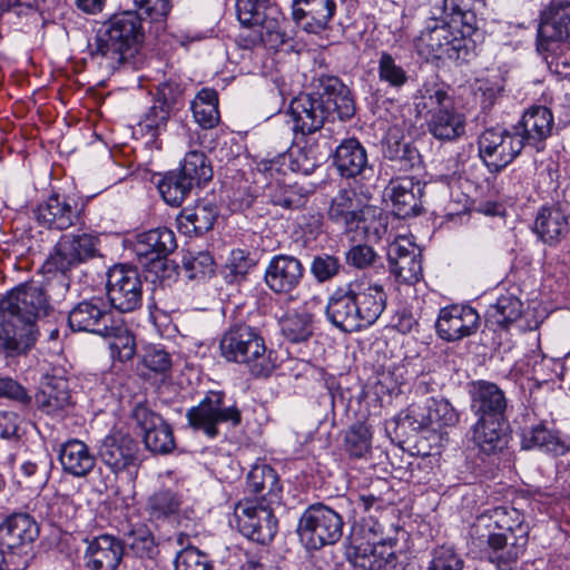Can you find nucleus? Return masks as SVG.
Masks as SVG:
<instances>
[{"mask_svg":"<svg viewBox=\"0 0 570 570\" xmlns=\"http://www.w3.org/2000/svg\"><path fill=\"white\" fill-rule=\"evenodd\" d=\"M364 215L365 207L351 188L340 189L327 210L328 219L340 225L346 234L366 228Z\"/></svg>","mask_w":570,"mask_h":570,"instance_id":"nucleus-29","label":"nucleus"},{"mask_svg":"<svg viewBox=\"0 0 570 570\" xmlns=\"http://www.w3.org/2000/svg\"><path fill=\"white\" fill-rule=\"evenodd\" d=\"M106 292L112 308L131 313L142 305L144 282L136 268L115 265L107 273Z\"/></svg>","mask_w":570,"mask_h":570,"instance_id":"nucleus-13","label":"nucleus"},{"mask_svg":"<svg viewBox=\"0 0 570 570\" xmlns=\"http://www.w3.org/2000/svg\"><path fill=\"white\" fill-rule=\"evenodd\" d=\"M343 533L342 517L322 503L312 504L302 514L298 535L307 549L336 543Z\"/></svg>","mask_w":570,"mask_h":570,"instance_id":"nucleus-10","label":"nucleus"},{"mask_svg":"<svg viewBox=\"0 0 570 570\" xmlns=\"http://www.w3.org/2000/svg\"><path fill=\"white\" fill-rule=\"evenodd\" d=\"M177 247L176 237L171 229L163 227L142 233L138 236L135 252L139 262L158 273L167 266L166 257Z\"/></svg>","mask_w":570,"mask_h":570,"instance_id":"nucleus-24","label":"nucleus"},{"mask_svg":"<svg viewBox=\"0 0 570 570\" xmlns=\"http://www.w3.org/2000/svg\"><path fill=\"white\" fill-rule=\"evenodd\" d=\"M326 106L328 117L335 115L340 120L350 119L355 114V104L351 90L338 78L328 77L322 81V91L317 94Z\"/></svg>","mask_w":570,"mask_h":570,"instance_id":"nucleus-36","label":"nucleus"},{"mask_svg":"<svg viewBox=\"0 0 570 570\" xmlns=\"http://www.w3.org/2000/svg\"><path fill=\"white\" fill-rule=\"evenodd\" d=\"M386 306V294L379 283L362 277L338 288L326 307L328 321L344 332L373 325Z\"/></svg>","mask_w":570,"mask_h":570,"instance_id":"nucleus-3","label":"nucleus"},{"mask_svg":"<svg viewBox=\"0 0 570 570\" xmlns=\"http://www.w3.org/2000/svg\"><path fill=\"white\" fill-rule=\"evenodd\" d=\"M136 10H134L142 19V17L158 22L164 21L171 11V0H134Z\"/></svg>","mask_w":570,"mask_h":570,"instance_id":"nucleus-61","label":"nucleus"},{"mask_svg":"<svg viewBox=\"0 0 570 570\" xmlns=\"http://www.w3.org/2000/svg\"><path fill=\"white\" fill-rule=\"evenodd\" d=\"M85 204L77 197L58 193L50 195L35 210L37 222L55 230L85 225Z\"/></svg>","mask_w":570,"mask_h":570,"instance_id":"nucleus-14","label":"nucleus"},{"mask_svg":"<svg viewBox=\"0 0 570 570\" xmlns=\"http://www.w3.org/2000/svg\"><path fill=\"white\" fill-rule=\"evenodd\" d=\"M219 350L226 361L246 365L254 376H268L275 368L273 352L254 326L244 323L230 326L220 338Z\"/></svg>","mask_w":570,"mask_h":570,"instance_id":"nucleus-6","label":"nucleus"},{"mask_svg":"<svg viewBox=\"0 0 570 570\" xmlns=\"http://www.w3.org/2000/svg\"><path fill=\"white\" fill-rule=\"evenodd\" d=\"M72 331L110 336L118 328L114 313L101 297H91L78 303L68 315Z\"/></svg>","mask_w":570,"mask_h":570,"instance_id":"nucleus-20","label":"nucleus"},{"mask_svg":"<svg viewBox=\"0 0 570 570\" xmlns=\"http://www.w3.org/2000/svg\"><path fill=\"white\" fill-rule=\"evenodd\" d=\"M479 320L474 308L466 305H450L440 309L435 330L443 341L456 342L474 334Z\"/></svg>","mask_w":570,"mask_h":570,"instance_id":"nucleus-25","label":"nucleus"},{"mask_svg":"<svg viewBox=\"0 0 570 570\" xmlns=\"http://www.w3.org/2000/svg\"><path fill=\"white\" fill-rule=\"evenodd\" d=\"M193 187L179 171L166 175L158 184L160 195L171 206H179Z\"/></svg>","mask_w":570,"mask_h":570,"instance_id":"nucleus-53","label":"nucleus"},{"mask_svg":"<svg viewBox=\"0 0 570 570\" xmlns=\"http://www.w3.org/2000/svg\"><path fill=\"white\" fill-rule=\"evenodd\" d=\"M99 237L95 233L65 235L47 259L48 268L66 273L98 254Z\"/></svg>","mask_w":570,"mask_h":570,"instance_id":"nucleus-17","label":"nucleus"},{"mask_svg":"<svg viewBox=\"0 0 570 570\" xmlns=\"http://www.w3.org/2000/svg\"><path fill=\"white\" fill-rule=\"evenodd\" d=\"M358 514L351 535L348 558L361 570L395 568V554L386 547L387 535L382 522L383 500L374 494H360L354 502Z\"/></svg>","mask_w":570,"mask_h":570,"instance_id":"nucleus-2","label":"nucleus"},{"mask_svg":"<svg viewBox=\"0 0 570 570\" xmlns=\"http://www.w3.org/2000/svg\"><path fill=\"white\" fill-rule=\"evenodd\" d=\"M472 441L485 454L503 450L508 443L507 420L478 417L472 426Z\"/></svg>","mask_w":570,"mask_h":570,"instance_id":"nucleus-40","label":"nucleus"},{"mask_svg":"<svg viewBox=\"0 0 570 570\" xmlns=\"http://www.w3.org/2000/svg\"><path fill=\"white\" fill-rule=\"evenodd\" d=\"M186 417L194 430L202 431L207 438L218 436L219 424L236 428L242 423V412L235 403L227 404L223 392L210 391L196 405L190 407Z\"/></svg>","mask_w":570,"mask_h":570,"instance_id":"nucleus-9","label":"nucleus"},{"mask_svg":"<svg viewBox=\"0 0 570 570\" xmlns=\"http://www.w3.org/2000/svg\"><path fill=\"white\" fill-rule=\"evenodd\" d=\"M122 541L111 534H100L86 540L83 566L87 570H117L124 559Z\"/></svg>","mask_w":570,"mask_h":570,"instance_id":"nucleus-27","label":"nucleus"},{"mask_svg":"<svg viewBox=\"0 0 570 570\" xmlns=\"http://www.w3.org/2000/svg\"><path fill=\"white\" fill-rule=\"evenodd\" d=\"M324 158L320 146L312 138H306L301 146L292 148L288 155V167L293 173L311 175Z\"/></svg>","mask_w":570,"mask_h":570,"instance_id":"nucleus-46","label":"nucleus"},{"mask_svg":"<svg viewBox=\"0 0 570 570\" xmlns=\"http://www.w3.org/2000/svg\"><path fill=\"white\" fill-rule=\"evenodd\" d=\"M304 274L305 268L298 258L279 254L268 262L264 281L275 294H288L299 286Z\"/></svg>","mask_w":570,"mask_h":570,"instance_id":"nucleus-28","label":"nucleus"},{"mask_svg":"<svg viewBox=\"0 0 570 570\" xmlns=\"http://www.w3.org/2000/svg\"><path fill=\"white\" fill-rule=\"evenodd\" d=\"M236 11L242 24L258 29L254 45L277 49L286 42L285 18L269 0H237Z\"/></svg>","mask_w":570,"mask_h":570,"instance_id":"nucleus-8","label":"nucleus"},{"mask_svg":"<svg viewBox=\"0 0 570 570\" xmlns=\"http://www.w3.org/2000/svg\"><path fill=\"white\" fill-rule=\"evenodd\" d=\"M471 409L478 417L507 420L508 400L497 384L479 381L472 393Z\"/></svg>","mask_w":570,"mask_h":570,"instance_id":"nucleus-34","label":"nucleus"},{"mask_svg":"<svg viewBox=\"0 0 570 570\" xmlns=\"http://www.w3.org/2000/svg\"><path fill=\"white\" fill-rule=\"evenodd\" d=\"M553 128L552 111L546 106H531L513 127L514 130L520 131L523 146L527 144L538 151L544 149L546 140L552 135Z\"/></svg>","mask_w":570,"mask_h":570,"instance_id":"nucleus-30","label":"nucleus"},{"mask_svg":"<svg viewBox=\"0 0 570 570\" xmlns=\"http://www.w3.org/2000/svg\"><path fill=\"white\" fill-rule=\"evenodd\" d=\"M421 250L412 237L396 236L387 247L391 274L400 283L413 285L423 276Z\"/></svg>","mask_w":570,"mask_h":570,"instance_id":"nucleus-22","label":"nucleus"},{"mask_svg":"<svg viewBox=\"0 0 570 570\" xmlns=\"http://www.w3.org/2000/svg\"><path fill=\"white\" fill-rule=\"evenodd\" d=\"M463 560L451 547H439L432 553L429 570H462Z\"/></svg>","mask_w":570,"mask_h":570,"instance_id":"nucleus-64","label":"nucleus"},{"mask_svg":"<svg viewBox=\"0 0 570 570\" xmlns=\"http://www.w3.org/2000/svg\"><path fill=\"white\" fill-rule=\"evenodd\" d=\"M522 305V302L511 294L501 295L493 305L489 306L488 321L505 328L521 317Z\"/></svg>","mask_w":570,"mask_h":570,"instance_id":"nucleus-49","label":"nucleus"},{"mask_svg":"<svg viewBox=\"0 0 570 570\" xmlns=\"http://www.w3.org/2000/svg\"><path fill=\"white\" fill-rule=\"evenodd\" d=\"M289 111L294 121V130L303 136L318 131L330 119L326 106L323 105L317 94L296 97L291 102Z\"/></svg>","mask_w":570,"mask_h":570,"instance_id":"nucleus-33","label":"nucleus"},{"mask_svg":"<svg viewBox=\"0 0 570 570\" xmlns=\"http://www.w3.org/2000/svg\"><path fill=\"white\" fill-rule=\"evenodd\" d=\"M39 535V527L36 520L27 513H14L9 515L0 524V543L6 547L12 556L22 557L17 566L24 569L33 558V542Z\"/></svg>","mask_w":570,"mask_h":570,"instance_id":"nucleus-16","label":"nucleus"},{"mask_svg":"<svg viewBox=\"0 0 570 570\" xmlns=\"http://www.w3.org/2000/svg\"><path fill=\"white\" fill-rule=\"evenodd\" d=\"M533 232L544 244L554 246L569 233L568 215L559 206H543L535 215Z\"/></svg>","mask_w":570,"mask_h":570,"instance_id":"nucleus-35","label":"nucleus"},{"mask_svg":"<svg viewBox=\"0 0 570 570\" xmlns=\"http://www.w3.org/2000/svg\"><path fill=\"white\" fill-rule=\"evenodd\" d=\"M14 478L20 487L30 491L41 490L48 481L45 469L32 461L22 462L14 472Z\"/></svg>","mask_w":570,"mask_h":570,"instance_id":"nucleus-58","label":"nucleus"},{"mask_svg":"<svg viewBox=\"0 0 570 570\" xmlns=\"http://www.w3.org/2000/svg\"><path fill=\"white\" fill-rule=\"evenodd\" d=\"M144 37L138 13L134 10L115 13L99 29L91 56L100 67L114 71L137 51Z\"/></svg>","mask_w":570,"mask_h":570,"instance_id":"nucleus-4","label":"nucleus"},{"mask_svg":"<svg viewBox=\"0 0 570 570\" xmlns=\"http://www.w3.org/2000/svg\"><path fill=\"white\" fill-rule=\"evenodd\" d=\"M458 33L456 26L443 18L431 17L413 40V46L417 55L426 61H465L471 56L474 41L459 37Z\"/></svg>","mask_w":570,"mask_h":570,"instance_id":"nucleus-7","label":"nucleus"},{"mask_svg":"<svg viewBox=\"0 0 570 570\" xmlns=\"http://www.w3.org/2000/svg\"><path fill=\"white\" fill-rule=\"evenodd\" d=\"M137 452V442L121 431H115L105 436L98 449L100 460L116 473L135 465Z\"/></svg>","mask_w":570,"mask_h":570,"instance_id":"nucleus-32","label":"nucleus"},{"mask_svg":"<svg viewBox=\"0 0 570 570\" xmlns=\"http://www.w3.org/2000/svg\"><path fill=\"white\" fill-rule=\"evenodd\" d=\"M183 504L181 495L171 489H159L149 495L146 512L150 521H166L176 515Z\"/></svg>","mask_w":570,"mask_h":570,"instance_id":"nucleus-45","label":"nucleus"},{"mask_svg":"<svg viewBox=\"0 0 570 570\" xmlns=\"http://www.w3.org/2000/svg\"><path fill=\"white\" fill-rule=\"evenodd\" d=\"M279 326L289 342H304L313 334V316L305 308H298L286 313L279 320Z\"/></svg>","mask_w":570,"mask_h":570,"instance_id":"nucleus-48","label":"nucleus"},{"mask_svg":"<svg viewBox=\"0 0 570 570\" xmlns=\"http://www.w3.org/2000/svg\"><path fill=\"white\" fill-rule=\"evenodd\" d=\"M70 400L68 381L58 376H47L36 395L39 409L49 415L63 411L70 404Z\"/></svg>","mask_w":570,"mask_h":570,"instance_id":"nucleus-41","label":"nucleus"},{"mask_svg":"<svg viewBox=\"0 0 570 570\" xmlns=\"http://www.w3.org/2000/svg\"><path fill=\"white\" fill-rule=\"evenodd\" d=\"M478 548L487 546L488 559L498 570H513L520 557L524 553L528 539L519 531L515 539H508L503 534H489L488 538H471Z\"/></svg>","mask_w":570,"mask_h":570,"instance_id":"nucleus-26","label":"nucleus"},{"mask_svg":"<svg viewBox=\"0 0 570 570\" xmlns=\"http://www.w3.org/2000/svg\"><path fill=\"white\" fill-rule=\"evenodd\" d=\"M443 12L451 17V23H461V29L456 28L459 37L471 39L476 31V17L473 11L461 7L456 0H443Z\"/></svg>","mask_w":570,"mask_h":570,"instance_id":"nucleus-55","label":"nucleus"},{"mask_svg":"<svg viewBox=\"0 0 570 570\" xmlns=\"http://www.w3.org/2000/svg\"><path fill=\"white\" fill-rule=\"evenodd\" d=\"M171 110L173 109L169 107L158 104L157 100H155V104L144 115L141 124L153 134V136L159 135L165 130L170 118Z\"/></svg>","mask_w":570,"mask_h":570,"instance_id":"nucleus-63","label":"nucleus"},{"mask_svg":"<svg viewBox=\"0 0 570 570\" xmlns=\"http://www.w3.org/2000/svg\"><path fill=\"white\" fill-rule=\"evenodd\" d=\"M195 121L203 128H214L219 121L218 94L214 89L204 88L191 101Z\"/></svg>","mask_w":570,"mask_h":570,"instance_id":"nucleus-47","label":"nucleus"},{"mask_svg":"<svg viewBox=\"0 0 570 570\" xmlns=\"http://www.w3.org/2000/svg\"><path fill=\"white\" fill-rule=\"evenodd\" d=\"M131 417L142 432L146 449L154 453H169L175 449V439L170 425L147 404L138 403Z\"/></svg>","mask_w":570,"mask_h":570,"instance_id":"nucleus-23","label":"nucleus"},{"mask_svg":"<svg viewBox=\"0 0 570 570\" xmlns=\"http://www.w3.org/2000/svg\"><path fill=\"white\" fill-rule=\"evenodd\" d=\"M51 306L47 291L36 282L21 284L0 301V357L26 355L38 340L37 321Z\"/></svg>","mask_w":570,"mask_h":570,"instance_id":"nucleus-1","label":"nucleus"},{"mask_svg":"<svg viewBox=\"0 0 570 570\" xmlns=\"http://www.w3.org/2000/svg\"><path fill=\"white\" fill-rule=\"evenodd\" d=\"M459 419V413L446 399L429 397L422 404H411L400 415V423L415 432L429 430L441 433L455 426Z\"/></svg>","mask_w":570,"mask_h":570,"instance_id":"nucleus-12","label":"nucleus"},{"mask_svg":"<svg viewBox=\"0 0 570 570\" xmlns=\"http://www.w3.org/2000/svg\"><path fill=\"white\" fill-rule=\"evenodd\" d=\"M345 261L348 266L365 269L375 267L380 262V256L368 245H355L346 252Z\"/></svg>","mask_w":570,"mask_h":570,"instance_id":"nucleus-62","label":"nucleus"},{"mask_svg":"<svg viewBox=\"0 0 570 570\" xmlns=\"http://www.w3.org/2000/svg\"><path fill=\"white\" fill-rule=\"evenodd\" d=\"M334 164L342 176L356 177L367 167L366 150L357 139H345L335 149Z\"/></svg>","mask_w":570,"mask_h":570,"instance_id":"nucleus-42","label":"nucleus"},{"mask_svg":"<svg viewBox=\"0 0 570 570\" xmlns=\"http://www.w3.org/2000/svg\"><path fill=\"white\" fill-rule=\"evenodd\" d=\"M415 106L424 116L429 134L436 140L451 142L465 135L466 117L444 86L423 85Z\"/></svg>","mask_w":570,"mask_h":570,"instance_id":"nucleus-5","label":"nucleus"},{"mask_svg":"<svg viewBox=\"0 0 570 570\" xmlns=\"http://www.w3.org/2000/svg\"><path fill=\"white\" fill-rule=\"evenodd\" d=\"M59 462L65 473L85 478L96 466V456L83 441L70 439L60 445Z\"/></svg>","mask_w":570,"mask_h":570,"instance_id":"nucleus-37","label":"nucleus"},{"mask_svg":"<svg viewBox=\"0 0 570 570\" xmlns=\"http://www.w3.org/2000/svg\"><path fill=\"white\" fill-rule=\"evenodd\" d=\"M384 157L393 163V167L400 171H407L419 163L420 155L410 142L389 137L384 146Z\"/></svg>","mask_w":570,"mask_h":570,"instance_id":"nucleus-50","label":"nucleus"},{"mask_svg":"<svg viewBox=\"0 0 570 570\" xmlns=\"http://www.w3.org/2000/svg\"><path fill=\"white\" fill-rule=\"evenodd\" d=\"M179 173L193 186H200L213 177L210 163L203 151L190 150L186 154Z\"/></svg>","mask_w":570,"mask_h":570,"instance_id":"nucleus-51","label":"nucleus"},{"mask_svg":"<svg viewBox=\"0 0 570 570\" xmlns=\"http://www.w3.org/2000/svg\"><path fill=\"white\" fill-rule=\"evenodd\" d=\"M336 12L334 0H293L292 18L308 33L326 30Z\"/></svg>","mask_w":570,"mask_h":570,"instance_id":"nucleus-31","label":"nucleus"},{"mask_svg":"<svg viewBox=\"0 0 570 570\" xmlns=\"http://www.w3.org/2000/svg\"><path fill=\"white\" fill-rule=\"evenodd\" d=\"M247 490L267 504L281 502L283 487L275 469L267 464L254 465L247 474Z\"/></svg>","mask_w":570,"mask_h":570,"instance_id":"nucleus-38","label":"nucleus"},{"mask_svg":"<svg viewBox=\"0 0 570 570\" xmlns=\"http://www.w3.org/2000/svg\"><path fill=\"white\" fill-rule=\"evenodd\" d=\"M214 265V258L208 252H187L183 257V267L190 279L210 276Z\"/></svg>","mask_w":570,"mask_h":570,"instance_id":"nucleus-57","label":"nucleus"},{"mask_svg":"<svg viewBox=\"0 0 570 570\" xmlns=\"http://www.w3.org/2000/svg\"><path fill=\"white\" fill-rule=\"evenodd\" d=\"M520 532L529 540V524L524 522L523 514L509 507H497L489 512L480 514L470 528V538H488L489 534H503L508 539H515Z\"/></svg>","mask_w":570,"mask_h":570,"instance_id":"nucleus-19","label":"nucleus"},{"mask_svg":"<svg viewBox=\"0 0 570 570\" xmlns=\"http://www.w3.org/2000/svg\"><path fill=\"white\" fill-rule=\"evenodd\" d=\"M264 194L272 204L284 208H294L301 205V196L296 188L278 178L271 180L265 186Z\"/></svg>","mask_w":570,"mask_h":570,"instance_id":"nucleus-54","label":"nucleus"},{"mask_svg":"<svg viewBox=\"0 0 570 570\" xmlns=\"http://www.w3.org/2000/svg\"><path fill=\"white\" fill-rule=\"evenodd\" d=\"M520 131L501 127L484 129L478 138L479 156L491 173H499L522 151Z\"/></svg>","mask_w":570,"mask_h":570,"instance_id":"nucleus-11","label":"nucleus"},{"mask_svg":"<svg viewBox=\"0 0 570 570\" xmlns=\"http://www.w3.org/2000/svg\"><path fill=\"white\" fill-rule=\"evenodd\" d=\"M175 570H213V566L207 554L187 547L177 553Z\"/></svg>","mask_w":570,"mask_h":570,"instance_id":"nucleus-59","label":"nucleus"},{"mask_svg":"<svg viewBox=\"0 0 570 570\" xmlns=\"http://www.w3.org/2000/svg\"><path fill=\"white\" fill-rule=\"evenodd\" d=\"M415 184L410 179L391 181L386 188L392 202L393 213L401 218L415 216L421 212V202L414 189Z\"/></svg>","mask_w":570,"mask_h":570,"instance_id":"nucleus-44","label":"nucleus"},{"mask_svg":"<svg viewBox=\"0 0 570 570\" xmlns=\"http://www.w3.org/2000/svg\"><path fill=\"white\" fill-rule=\"evenodd\" d=\"M372 433L367 425L357 423L345 434V450L353 458H363L371 450Z\"/></svg>","mask_w":570,"mask_h":570,"instance_id":"nucleus-56","label":"nucleus"},{"mask_svg":"<svg viewBox=\"0 0 570 570\" xmlns=\"http://www.w3.org/2000/svg\"><path fill=\"white\" fill-rule=\"evenodd\" d=\"M377 76L381 82L393 89H401L409 80L410 75L404 67L387 51H382L377 60Z\"/></svg>","mask_w":570,"mask_h":570,"instance_id":"nucleus-52","label":"nucleus"},{"mask_svg":"<svg viewBox=\"0 0 570 570\" xmlns=\"http://www.w3.org/2000/svg\"><path fill=\"white\" fill-rule=\"evenodd\" d=\"M271 505L257 503L249 499L237 502L234 508V515L239 532L261 544L269 543L277 531V521Z\"/></svg>","mask_w":570,"mask_h":570,"instance_id":"nucleus-15","label":"nucleus"},{"mask_svg":"<svg viewBox=\"0 0 570 570\" xmlns=\"http://www.w3.org/2000/svg\"><path fill=\"white\" fill-rule=\"evenodd\" d=\"M129 547L139 558L153 559L158 552L153 533L145 527L130 532Z\"/></svg>","mask_w":570,"mask_h":570,"instance_id":"nucleus-60","label":"nucleus"},{"mask_svg":"<svg viewBox=\"0 0 570 570\" xmlns=\"http://www.w3.org/2000/svg\"><path fill=\"white\" fill-rule=\"evenodd\" d=\"M521 446L524 450H540L548 454L560 456L570 450V443L562 439L559 431L548 429L539 423L523 430Z\"/></svg>","mask_w":570,"mask_h":570,"instance_id":"nucleus-39","label":"nucleus"},{"mask_svg":"<svg viewBox=\"0 0 570 570\" xmlns=\"http://www.w3.org/2000/svg\"><path fill=\"white\" fill-rule=\"evenodd\" d=\"M563 41L570 42V1H551L539 16L537 49L548 52Z\"/></svg>","mask_w":570,"mask_h":570,"instance_id":"nucleus-21","label":"nucleus"},{"mask_svg":"<svg viewBox=\"0 0 570 570\" xmlns=\"http://www.w3.org/2000/svg\"><path fill=\"white\" fill-rule=\"evenodd\" d=\"M217 210L210 204H197L193 208H185L177 217L179 230L187 236H199L214 226Z\"/></svg>","mask_w":570,"mask_h":570,"instance_id":"nucleus-43","label":"nucleus"},{"mask_svg":"<svg viewBox=\"0 0 570 570\" xmlns=\"http://www.w3.org/2000/svg\"><path fill=\"white\" fill-rule=\"evenodd\" d=\"M520 532L529 540V524L524 522L523 514L509 507H497L489 512L480 514L470 528V538H488L489 534H503L508 539H515Z\"/></svg>","mask_w":570,"mask_h":570,"instance_id":"nucleus-18","label":"nucleus"}]
</instances>
